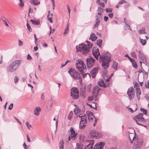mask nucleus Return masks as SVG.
<instances>
[{"mask_svg": "<svg viewBox=\"0 0 149 149\" xmlns=\"http://www.w3.org/2000/svg\"><path fill=\"white\" fill-rule=\"evenodd\" d=\"M111 54L108 51L100 56L99 61L102 62V66L104 70L109 68V63L111 61Z\"/></svg>", "mask_w": 149, "mask_h": 149, "instance_id": "obj_1", "label": "nucleus"}, {"mask_svg": "<svg viewBox=\"0 0 149 149\" xmlns=\"http://www.w3.org/2000/svg\"><path fill=\"white\" fill-rule=\"evenodd\" d=\"M21 60H16L11 63L8 67V71L10 72H14L19 67L21 63Z\"/></svg>", "mask_w": 149, "mask_h": 149, "instance_id": "obj_2", "label": "nucleus"}, {"mask_svg": "<svg viewBox=\"0 0 149 149\" xmlns=\"http://www.w3.org/2000/svg\"><path fill=\"white\" fill-rule=\"evenodd\" d=\"M21 60H16L11 63L8 67V71L10 72H14L19 67L21 63Z\"/></svg>", "mask_w": 149, "mask_h": 149, "instance_id": "obj_3", "label": "nucleus"}, {"mask_svg": "<svg viewBox=\"0 0 149 149\" xmlns=\"http://www.w3.org/2000/svg\"><path fill=\"white\" fill-rule=\"evenodd\" d=\"M21 60H16L11 63L8 67V71L10 72H14L19 67L21 63Z\"/></svg>", "mask_w": 149, "mask_h": 149, "instance_id": "obj_4", "label": "nucleus"}, {"mask_svg": "<svg viewBox=\"0 0 149 149\" xmlns=\"http://www.w3.org/2000/svg\"><path fill=\"white\" fill-rule=\"evenodd\" d=\"M21 60H16L11 63L8 67V71L10 72H14L19 67L21 63Z\"/></svg>", "mask_w": 149, "mask_h": 149, "instance_id": "obj_5", "label": "nucleus"}, {"mask_svg": "<svg viewBox=\"0 0 149 149\" xmlns=\"http://www.w3.org/2000/svg\"><path fill=\"white\" fill-rule=\"evenodd\" d=\"M68 72L73 78L77 80L79 79V81L81 84L82 81L81 77L79 73L76 71L74 69L71 68L68 71Z\"/></svg>", "mask_w": 149, "mask_h": 149, "instance_id": "obj_6", "label": "nucleus"}, {"mask_svg": "<svg viewBox=\"0 0 149 149\" xmlns=\"http://www.w3.org/2000/svg\"><path fill=\"white\" fill-rule=\"evenodd\" d=\"M75 66L77 69L81 72L83 78H84V62L80 59H78L75 63Z\"/></svg>", "mask_w": 149, "mask_h": 149, "instance_id": "obj_7", "label": "nucleus"}, {"mask_svg": "<svg viewBox=\"0 0 149 149\" xmlns=\"http://www.w3.org/2000/svg\"><path fill=\"white\" fill-rule=\"evenodd\" d=\"M143 116V113H139L133 118V120L135 121L137 124L138 123H140L139 122H146V120L145 119Z\"/></svg>", "mask_w": 149, "mask_h": 149, "instance_id": "obj_8", "label": "nucleus"}, {"mask_svg": "<svg viewBox=\"0 0 149 149\" xmlns=\"http://www.w3.org/2000/svg\"><path fill=\"white\" fill-rule=\"evenodd\" d=\"M71 96L74 99H78L79 97V91L76 87L72 88L71 90Z\"/></svg>", "mask_w": 149, "mask_h": 149, "instance_id": "obj_9", "label": "nucleus"}, {"mask_svg": "<svg viewBox=\"0 0 149 149\" xmlns=\"http://www.w3.org/2000/svg\"><path fill=\"white\" fill-rule=\"evenodd\" d=\"M89 136L91 138L99 139L101 136V134L95 130H92L90 131Z\"/></svg>", "mask_w": 149, "mask_h": 149, "instance_id": "obj_10", "label": "nucleus"}, {"mask_svg": "<svg viewBox=\"0 0 149 149\" xmlns=\"http://www.w3.org/2000/svg\"><path fill=\"white\" fill-rule=\"evenodd\" d=\"M95 61V60L93 57H90L87 58L86 61L87 68L88 69L91 68L94 65Z\"/></svg>", "mask_w": 149, "mask_h": 149, "instance_id": "obj_11", "label": "nucleus"}, {"mask_svg": "<svg viewBox=\"0 0 149 149\" xmlns=\"http://www.w3.org/2000/svg\"><path fill=\"white\" fill-rule=\"evenodd\" d=\"M127 94L128 96L129 99L132 100L134 97L135 95L134 89L133 87H131L128 89Z\"/></svg>", "mask_w": 149, "mask_h": 149, "instance_id": "obj_12", "label": "nucleus"}, {"mask_svg": "<svg viewBox=\"0 0 149 149\" xmlns=\"http://www.w3.org/2000/svg\"><path fill=\"white\" fill-rule=\"evenodd\" d=\"M143 143V141H139V140L136 141L134 143L133 148L135 149L140 148Z\"/></svg>", "mask_w": 149, "mask_h": 149, "instance_id": "obj_13", "label": "nucleus"}, {"mask_svg": "<svg viewBox=\"0 0 149 149\" xmlns=\"http://www.w3.org/2000/svg\"><path fill=\"white\" fill-rule=\"evenodd\" d=\"M105 143L104 142H100L96 143L93 148V149H103Z\"/></svg>", "mask_w": 149, "mask_h": 149, "instance_id": "obj_14", "label": "nucleus"}, {"mask_svg": "<svg viewBox=\"0 0 149 149\" xmlns=\"http://www.w3.org/2000/svg\"><path fill=\"white\" fill-rule=\"evenodd\" d=\"M70 136L71 139L72 140L74 141L75 139L77 133H76L75 131L72 127L70 128Z\"/></svg>", "mask_w": 149, "mask_h": 149, "instance_id": "obj_15", "label": "nucleus"}, {"mask_svg": "<svg viewBox=\"0 0 149 149\" xmlns=\"http://www.w3.org/2000/svg\"><path fill=\"white\" fill-rule=\"evenodd\" d=\"M84 116L83 114L82 113L80 114L77 116V117H79L81 118V121L79 123V128L81 129H83L84 128V122H83L84 121Z\"/></svg>", "mask_w": 149, "mask_h": 149, "instance_id": "obj_16", "label": "nucleus"}, {"mask_svg": "<svg viewBox=\"0 0 149 149\" xmlns=\"http://www.w3.org/2000/svg\"><path fill=\"white\" fill-rule=\"evenodd\" d=\"M93 46L92 43H90L87 45L84 44V54H85V52H88L90 51V49Z\"/></svg>", "mask_w": 149, "mask_h": 149, "instance_id": "obj_17", "label": "nucleus"}, {"mask_svg": "<svg viewBox=\"0 0 149 149\" xmlns=\"http://www.w3.org/2000/svg\"><path fill=\"white\" fill-rule=\"evenodd\" d=\"M76 48L77 51L81 52L84 54V43L79 44L76 46Z\"/></svg>", "mask_w": 149, "mask_h": 149, "instance_id": "obj_18", "label": "nucleus"}, {"mask_svg": "<svg viewBox=\"0 0 149 149\" xmlns=\"http://www.w3.org/2000/svg\"><path fill=\"white\" fill-rule=\"evenodd\" d=\"M99 70L98 67L94 68L91 71V73L92 74V77L93 78H94L97 74Z\"/></svg>", "mask_w": 149, "mask_h": 149, "instance_id": "obj_19", "label": "nucleus"}, {"mask_svg": "<svg viewBox=\"0 0 149 149\" xmlns=\"http://www.w3.org/2000/svg\"><path fill=\"white\" fill-rule=\"evenodd\" d=\"M97 84L101 87L106 88L107 87V85L102 79L97 82Z\"/></svg>", "mask_w": 149, "mask_h": 149, "instance_id": "obj_20", "label": "nucleus"}, {"mask_svg": "<svg viewBox=\"0 0 149 149\" xmlns=\"http://www.w3.org/2000/svg\"><path fill=\"white\" fill-rule=\"evenodd\" d=\"M41 111V109L40 107H36L34 109V114L36 116H38Z\"/></svg>", "mask_w": 149, "mask_h": 149, "instance_id": "obj_21", "label": "nucleus"}, {"mask_svg": "<svg viewBox=\"0 0 149 149\" xmlns=\"http://www.w3.org/2000/svg\"><path fill=\"white\" fill-rule=\"evenodd\" d=\"M97 38V37L96 36L95 34L94 33H92L90 35L89 39L91 40L93 42H94L96 40Z\"/></svg>", "mask_w": 149, "mask_h": 149, "instance_id": "obj_22", "label": "nucleus"}, {"mask_svg": "<svg viewBox=\"0 0 149 149\" xmlns=\"http://www.w3.org/2000/svg\"><path fill=\"white\" fill-rule=\"evenodd\" d=\"M100 89V88H99L98 86H96L93 88L92 92V95H94V94L95 93H98Z\"/></svg>", "mask_w": 149, "mask_h": 149, "instance_id": "obj_23", "label": "nucleus"}, {"mask_svg": "<svg viewBox=\"0 0 149 149\" xmlns=\"http://www.w3.org/2000/svg\"><path fill=\"white\" fill-rule=\"evenodd\" d=\"M99 53H100L99 49L97 47H94L92 50L93 54H97Z\"/></svg>", "mask_w": 149, "mask_h": 149, "instance_id": "obj_24", "label": "nucleus"}, {"mask_svg": "<svg viewBox=\"0 0 149 149\" xmlns=\"http://www.w3.org/2000/svg\"><path fill=\"white\" fill-rule=\"evenodd\" d=\"M30 2L32 4L36 6L38 5L40 3V2L37 0H31Z\"/></svg>", "mask_w": 149, "mask_h": 149, "instance_id": "obj_25", "label": "nucleus"}, {"mask_svg": "<svg viewBox=\"0 0 149 149\" xmlns=\"http://www.w3.org/2000/svg\"><path fill=\"white\" fill-rule=\"evenodd\" d=\"M118 65V63L115 61H113V64L112 65V68L113 69L115 70V71L118 70L117 66Z\"/></svg>", "mask_w": 149, "mask_h": 149, "instance_id": "obj_26", "label": "nucleus"}, {"mask_svg": "<svg viewBox=\"0 0 149 149\" xmlns=\"http://www.w3.org/2000/svg\"><path fill=\"white\" fill-rule=\"evenodd\" d=\"M31 22L33 24L36 25H39L40 24L39 21L37 19H31Z\"/></svg>", "mask_w": 149, "mask_h": 149, "instance_id": "obj_27", "label": "nucleus"}, {"mask_svg": "<svg viewBox=\"0 0 149 149\" xmlns=\"http://www.w3.org/2000/svg\"><path fill=\"white\" fill-rule=\"evenodd\" d=\"M80 95L82 96L83 97H84V88L83 87L82 85L80 87Z\"/></svg>", "mask_w": 149, "mask_h": 149, "instance_id": "obj_28", "label": "nucleus"}, {"mask_svg": "<svg viewBox=\"0 0 149 149\" xmlns=\"http://www.w3.org/2000/svg\"><path fill=\"white\" fill-rule=\"evenodd\" d=\"M74 111L75 115H77L78 113H80L81 110L79 108H76L74 109Z\"/></svg>", "mask_w": 149, "mask_h": 149, "instance_id": "obj_29", "label": "nucleus"}, {"mask_svg": "<svg viewBox=\"0 0 149 149\" xmlns=\"http://www.w3.org/2000/svg\"><path fill=\"white\" fill-rule=\"evenodd\" d=\"M102 42V40L101 39H99L97 40V44L100 48H102L101 46Z\"/></svg>", "mask_w": 149, "mask_h": 149, "instance_id": "obj_30", "label": "nucleus"}, {"mask_svg": "<svg viewBox=\"0 0 149 149\" xmlns=\"http://www.w3.org/2000/svg\"><path fill=\"white\" fill-rule=\"evenodd\" d=\"M60 149H64V142L62 139L60 140L59 143Z\"/></svg>", "mask_w": 149, "mask_h": 149, "instance_id": "obj_31", "label": "nucleus"}, {"mask_svg": "<svg viewBox=\"0 0 149 149\" xmlns=\"http://www.w3.org/2000/svg\"><path fill=\"white\" fill-rule=\"evenodd\" d=\"M86 142L88 143L89 144L91 145L92 146V147H93V145L94 143V140H87L86 141Z\"/></svg>", "mask_w": 149, "mask_h": 149, "instance_id": "obj_32", "label": "nucleus"}, {"mask_svg": "<svg viewBox=\"0 0 149 149\" xmlns=\"http://www.w3.org/2000/svg\"><path fill=\"white\" fill-rule=\"evenodd\" d=\"M138 32L139 34H146V33L145 31V29L144 28L139 29L138 31Z\"/></svg>", "mask_w": 149, "mask_h": 149, "instance_id": "obj_33", "label": "nucleus"}, {"mask_svg": "<svg viewBox=\"0 0 149 149\" xmlns=\"http://www.w3.org/2000/svg\"><path fill=\"white\" fill-rule=\"evenodd\" d=\"M108 74V71L107 70H104L103 71V77L104 79L105 80V77H108L107 74Z\"/></svg>", "mask_w": 149, "mask_h": 149, "instance_id": "obj_34", "label": "nucleus"}, {"mask_svg": "<svg viewBox=\"0 0 149 149\" xmlns=\"http://www.w3.org/2000/svg\"><path fill=\"white\" fill-rule=\"evenodd\" d=\"M86 143V142L85 143V145H86V146L84 147V149H92L93 147H92L91 145L89 144H87Z\"/></svg>", "mask_w": 149, "mask_h": 149, "instance_id": "obj_35", "label": "nucleus"}, {"mask_svg": "<svg viewBox=\"0 0 149 149\" xmlns=\"http://www.w3.org/2000/svg\"><path fill=\"white\" fill-rule=\"evenodd\" d=\"M139 39H140V42L144 46L146 45V39H143L140 38H139Z\"/></svg>", "mask_w": 149, "mask_h": 149, "instance_id": "obj_36", "label": "nucleus"}, {"mask_svg": "<svg viewBox=\"0 0 149 149\" xmlns=\"http://www.w3.org/2000/svg\"><path fill=\"white\" fill-rule=\"evenodd\" d=\"M141 94V91L140 90L139 91H137L136 92V95L137 98L138 100H139L140 99V95Z\"/></svg>", "mask_w": 149, "mask_h": 149, "instance_id": "obj_37", "label": "nucleus"}, {"mask_svg": "<svg viewBox=\"0 0 149 149\" xmlns=\"http://www.w3.org/2000/svg\"><path fill=\"white\" fill-rule=\"evenodd\" d=\"M86 113L88 117L89 116H93H93H93V113L90 111H87L86 112Z\"/></svg>", "mask_w": 149, "mask_h": 149, "instance_id": "obj_38", "label": "nucleus"}, {"mask_svg": "<svg viewBox=\"0 0 149 149\" xmlns=\"http://www.w3.org/2000/svg\"><path fill=\"white\" fill-rule=\"evenodd\" d=\"M140 111L143 112V114L145 115H146L147 114V110L144 108H141Z\"/></svg>", "mask_w": 149, "mask_h": 149, "instance_id": "obj_39", "label": "nucleus"}, {"mask_svg": "<svg viewBox=\"0 0 149 149\" xmlns=\"http://www.w3.org/2000/svg\"><path fill=\"white\" fill-rule=\"evenodd\" d=\"M69 24L68 23L67 24V26H66L65 29V31H64V34H67L68 33V30H69Z\"/></svg>", "mask_w": 149, "mask_h": 149, "instance_id": "obj_40", "label": "nucleus"}, {"mask_svg": "<svg viewBox=\"0 0 149 149\" xmlns=\"http://www.w3.org/2000/svg\"><path fill=\"white\" fill-rule=\"evenodd\" d=\"M130 54L132 57H133L135 58H137V56L135 52H131Z\"/></svg>", "mask_w": 149, "mask_h": 149, "instance_id": "obj_41", "label": "nucleus"}, {"mask_svg": "<svg viewBox=\"0 0 149 149\" xmlns=\"http://www.w3.org/2000/svg\"><path fill=\"white\" fill-rule=\"evenodd\" d=\"M132 65L133 67L134 68L136 69L138 67L135 61L132 63Z\"/></svg>", "mask_w": 149, "mask_h": 149, "instance_id": "obj_42", "label": "nucleus"}, {"mask_svg": "<svg viewBox=\"0 0 149 149\" xmlns=\"http://www.w3.org/2000/svg\"><path fill=\"white\" fill-rule=\"evenodd\" d=\"M144 56L143 54L141 51H139V58L142 57Z\"/></svg>", "mask_w": 149, "mask_h": 149, "instance_id": "obj_43", "label": "nucleus"}, {"mask_svg": "<svg viewBox=\"0 0 149 149\" xmlns=\"http://www.w3.org/2000/svg\"><path fill=\"white\" fill-rule=\"evenodd\" d=\"M123 3H127V2L125 0H121L120 2L118 3V4L119 5V6H120Z\"/></svg>", "mask_w": 149, "mask_h": 149, "instance_id": "obj_44", "label": "nucleus"}, {"mask_svg": "<svg viewBox=\"0 0 149 149\" xmlns=\"http://www.w3.org/2000/svg\"><path fill=\"white\" fill-rule=\"evenodd\" d=\"M50 16H51V17H48V18H48V20L51 23H52L53 22V21H52V17H53V14L52 13H51L50 14Z\"/></svg>", "mask_w": 149, "mask_h": 149, "instance_id": "obj_45", "label": "nucleus"}, {"mask_svg": "<svg viewBox=\"0 0 149 149\" xmlns=\"http://www.w3.org/2000/svg\"><path fill=\"white\" fill-rule=\"evenodd\" d=\"M125 20H126V19L125 18L124 19V22H125V25L126 26V27L127 28V29L128 30H131L132 31V30H131V29L130 27V26L128 24H127L126 22H125Z\"/></svg>", "mask_w": 149, "mask_h": 149, "instance_id": "obj_46", "label": "nucleus"}, {"mask_svg": "<svg viewBox=\"0 0 149 149\" xmlns=\"http://www.w3.org/2000/svg\"><path fill=\"white\" fill-rule=\"evenodd\" d=\"M26 26L27 27V28L30 32H32V30L31 28V27L30 25L27 22L26 24Z\"/></svg>", "mask_w": 149, "mask_h": 149, "instance_id": "obj_47", "label": "nucleus"}, {"mask_svg": "<svg viewBox=\"0 0 149 149\" xmlns=\"http://www.w3.org/2000/svg\"><path fill=\"white\" fill-rule=\"evenodd\" d=\"M105 10L107 13L111 12L112 11V9L111 8H106Z\"/></svg>", "mask_w": 149, "mask_h": 149, "instance_id": "obj_48", "label": "nucleus"}, {"mask_svg": "<svg viewBox=\"0 0 149 149\" xmlns=\"http://www.w3.org/2000/svg\"><path fill=\"white\" fill-rule=\"evenodd\" d=\"M100 53H99L98 54H94L93 55L94 57H95V58L96 59V60H98V57L99 56H100Z\"/></svg>", "mask_w": 149, "mask_h": 149, "instance_id": "obj_49", "label": "nucleus"}, {"mask_svg": "<svg viewBox=\"0 0 149 149\" xmlns=\"http://www.w3.org/2000/svg\"><path fill=\"white\" fill-rule=\"evenodd\" d=\"M26 125L28 129L29 130L30 129V128L31 127V125L29 124L28 122H27L26 123Z\"/></svg>", "mask_w": 149, "mask_h": 149, "instance_id": "obj_50", "label": "nucleus"}, {"mask_svg": "<svg viewBox=\"0 0 149 149\" xmlns=\"http://www.w3.org/2000/svg\"><path fill=\"white\" fill-rule=\"evenodd\" d=\"M114 73H113L111 74L110 76H109L108 78L106 80V82H108L109 81L110 79H111V78L113 75Z\"/></svg>", "mask_w": 149, "mask_h": 149, "instance_id": "obj_51", "label": "nucleus"}, {"mask_svg": "<svg viewBox=\"0 0 149 149\" xmlns=\"http://www.w3.org/2000/svg\"><path fill=\"white\" fill-rule=\"evenodd\" d=\"M87 115L86 114H84V127L86 126L85 123H86L87 121Z\"/></svg>", "mask_w": 149, "mask_h": 149, "instance_id": "obj_52", "label": "nucleus"}, {"mask_svg": "<svg viewBox=\"0 0 149 149\" xmlns=\"http://www.w3.org/2000/svg\"><path fill=\"white\" fill-rule=\"evenodd\" d=\"M91 84H89L87 87V90L88 92H89L91 91Z\"/></svg>", "mask_w": 149, "mask_h": 149, "instance_id": "obj_53", "label": "nucleus"}, {"mask_svg": "<svg viewBox=\"0 0 149 149\" xmlns=\"http://www.w3.org/2000/svg\"><path fill=\"white\" fill-rule=\"evenodd\" d=\"M96 22L99 24L100 23V20L99 18V17L97 15H96Z\"/></svg>", "mask_w": 149, "mask_h": 149, "instance_id": "obj_54", "label": "nucleus"}, {"mask_svg": "<svg viewBox=\"0 0 149 149\" xmlns=\"http://www.w3.org/2000/svg\"><path fill=\"white\" fill-rule=\"evenodd\" d=\"M84 137L83 136H80L79 137V140L80 142H83L84 141Z\"/></svg>", "mask_w": 149, "mask_h": 149, "instance_id": "obj_55", "label": "nucleus"}, {"mask_svg": "<svg viewBox=\"0 0 149 149\" xmlns=\"http://www.w3.org/2000/svg\"><path fill=\"white\" fill-rule=\"evenodd\" d=\"M94 98V96L92 95L91 96L89 97H88V100L89 101H91L93 100Z\"/></svg>", "mask_w": 149, "mask_h": 149, "instance_id": "obj_56", "label": "nucleus"}, {"mask_svg": "<svg viewBox=\"0 0 149 149\" xmlns=\"http://www.w3.org/2000/svg\"><path fill=\"white\" fill-rule=\"evenodd\" d=\"M100 11L101 12V13H103L104 12L103 9L100 7H98V8L97 9V11Z\"/></svg>", "mask_w": 149, "mask_h": 149, "instance_id": "obj_57", "label": "nucleus"}, {"mask_svg": "<svg viewBox=\"0 0 149 149\" xmlns=\"http://www.w3.org/2000/svg\"><path fill=\"white\" fill-rule=\"evenodd\" d=\"M27 59L29 60H31L32 59V58L31 56L29 54H28L27 57Z\"/></svg>", "mask_w": 149, "mask_h": 149, "instance_id": "obj_58", "label": "nucleus"}, {"mask_svg": "<svg viewBox=\"0 0 149 149\" xmlns=\"http://www.w3.org/2000/svg\"><path fill=\"white\" fill-rule=\"evenodd\" d=\"M108 15L110 18L112 19L113 17V13H109Z\"/></svg>", "mask_w": 149, "mask_h": 149, "instance_id": "obj_59", "label": "nucleus"}, {"mask_svg": "<svg viewBox=\"0 0 149 149\" xmlns=\"http://www.w3.org/2000/svg\"><path fill=\"white\" fill-rule=\"evenodd\" d=\"M19 80V78L17 76H15L14 78V82L15 83H17Z\"/></svg>", "mask_w": 149, "mask_h": 149, "instance_id": "obj_60", "label": "nucleus"}, {"mask_svg": "<svg viewBox=\"0 0 149 149\" xmlns=\"http://www.w3.org/2000/svg\"><path fill=\"white\" fill-rule=\"evenodd\" d=\"M98 93H95L94 95H93V96H94V97H95V98L94 99V100L95 101L97 100V97Z\"/></svg>", "mask_w": 149, "mask_h": 149, "instance_id": "obj_61", "label": "nucleus"}, {"mask_svg": "<svg viewBox=\"0 0 149 149\" xmlns=\"http://www.w3.org/2000/svg\"><path fill=\"white\" fill-rule=\"evenodd\" d=\"M13 103H11L10 105L9 106L8 109L11 110L12 109L13 107Z\"/></svg>", "mask_w": 149, "mask_h": 149, "instance_id": "obj_62", "label": "nucleus"}, {"mask_svg": "<svg viewBox=\"0 0 149 149\" xmlns=\"http://www.w3.org/2000/svg\"><path fill=\"white\" fill-rule=\"evenodd\" d=\"M99 5L100 6L102 7L103 8L105 6L104 3L103 2L100 3Z\"/></svg>", "mask_w": 149, "mask_h": 149, "instance_id": "obj_63", "label": "nucleus"}, {"mask_svg": "<svg viewBox=\"0 0 149 149\" xmlns=\"http://www.w3.org/2000/svg\"><path fill=\"white\" fill-rule=\"evenodd\" d=\"M78 144H77V146L75 148V149H82V147L80 146L79 145L78 146H77Z\"/></svg>", "mask_w": 149, "mask_h": 149, "instance_id": "obj_64", "label": "nucleus"}]
</instances>
